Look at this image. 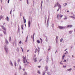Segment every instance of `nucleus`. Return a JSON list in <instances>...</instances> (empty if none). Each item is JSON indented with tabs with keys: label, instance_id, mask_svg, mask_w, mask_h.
Instances as JSON below:
<instances>
[{
	"label": "nucleus",
	"instance_id": "f257e3e1",
	"mask_svg": "<svg viewBox=\"0 0 75 75\" xmlns=\"http://www.w3.org/2000/svg\"><path fill=\"white\" fill-rule=\"evenodd\" d=\"M23 61L24 63H25V61H26L27 64H29V63H28V62H27V59H25V57H24V56H23Z\"/></svg>",
	"mask_w": 75,
	"mask_h": 75
},
{
	"label": "nucleus",
	"instance_id": "f03ea898",
	"mask_svg": "<svg viewBox=\"0 0 75 75\" xmlns=\"http://www.w3.org/2000/svg\"><path fill=\"white\" fill-rule=\"evenodd\" d=\"M1 27L3 29V30H4L5 31H6V28H5V27H4V26L3 25H1Z\"/></svg>",
	"mask_w": 75,
	"mask_h": 75
},
{
	"label": "nucleus",
	"instance_id": "7ed1b4c3",
	"mask_svg": "<svg viewBox=\"0 0 75 75\" xmlns=\"http://www.w3.org/2000/svg\"><path fill=\"white\" fill-rule=\"evenodd\" d=\"M58 28L59 29H63L64 28L63 27L60 26H58Z\"/></svg>",
	"mask_w": 75,
	"mask_h": 75
},
{
	"label": "nucleus",
	"instance_id": "20e7f679",
	"mask_svg": "<svg viewBox=\"0 0 75 75\" xmlns=\"http://www.w3.org/2000/svg\"><path fill=\"white\" fill-rule=\"evenodd\" d=\"M59 5V3H56L55 4V6H54V8H55V7H57V6H58Z\"/></svg>",
	"mask_w": 75,
	"mask_h": 75
},
{
	"label": "nucleus",
	"instance_id": "39448f33",
	"mask_svg": "<svg viewBox=\"0 0 75 75\" xmlns=\"http://www.w3.org/2000/svg\"><path fill=\"white\" fill-rule=\"evenodd\" d=\"M30 24H31V22L30 21H29L28 22V27H30Z\"/></svg>",
	"mask_w": 75,
	"mask_h": 75
},
{
	"label": "nucleus",
	"instance_id": "423d86ee",
	"mask_svg": "<svg viewBox=\"0 0 75 75\" xmlns=\"http://www.w3.org/2000/svg\"><path fill=\"white\" fill-rule=\"evenodd\" d=\"M6 52L7 53V52H8V49L6 47H5L4 48Z\"/></svg>",
	"mask_w": 75,
	"mask_h": 75
},
{
	"label": "nucleus",
	"instance_id": "0eeeda50",
	"mask_svg": "<svg viewBox=\"0 0 75 75\" xmlns=\"http://www.w3.org/2000/svg\"><path fill=\"white\" fill-rule=\"evenodd\" d=\"M72 27V25H67V28H68V27H69V28H71Z\"/></svg>",
	"mask_w": 75,
	"mask_h": 75
},
{
	"label": "nucleus",
	"instance_id": "6e6552de",
	"mask_svg": "<svg viewBox=\"0 0 75 75\" xmlns=\"http://www.w3.org/2000/svg\"><path fill=\"white\" fill-rule=\"evenodd\" d=\"M40 48H38V54H40Z\"/></svg>",
	"mask_w": 75,
	"mask_h": 75
},
{
	"label": "nucleus",
	"instance_id": "1a4fd4ad",
	"mask_svg": "<svg viewBox=\"0 0 75 75\" xmlns=\"http://www.w3.org/2000/svg\"><path fill=\"white\" fill-rule=\"evenodd\" d=\"M58 7L60 9L61 8V6L59 4L58 5Z\"/></svg>",
	"mask_w": 75,
	"mask_h": 75
},
{
	"label": "nucleus",
	"instance_id": "9d476101",
	"mask_svg": "<svg viewBox=\"0 0 75 75\" xmlns=\"http://www.w3.org/2000/svg\"><path fill=\"white\" fill-rule=\"evenodd\" d=\"M3 18V16H0V21L1 20V18Z\"/></svg>",
	"mask_w": 75,
	"mask_h": 75
},
{
	"label": "nucleus",
	"instance_id": "9b49d317",
	"mask_svg": "<svg viewBox=\"0 0 75 75\" xmlns=\"http://www.w3.org/2000/svg\"><path fill=\"white\" fill-rule=\"evenodd\" d=\"M67 3H64L63 4V6L65 7V6H67Z\"/></svg>",
	"mask_w": 75,
	"mask_h": 75
},
{
	"label": "nucleus",
	"instance_id": "f8f14e48",
	"mask_svg": "<svg viewBox=\"0 0 75 75\" xmlns=\"http://www.w3.org/2000/svg\"><path fill=\"white\" fill-rule=\"evenodd\" d=\"M73 32V31L72 30L69 31V34H72V33Z\"/></svg>",
	"mask_w": 75,
	"mask_h": 75
},
{
	"label": "nucleus",
	"instance_id": "ddd939ff",
	"mask_svg": "<svg viewBox=\"0 0 75 75\" xmlns=\"http://www.w3.org/2000/svg\"><path fill=\"white\" fill-rule=\"evenodd\" d=\"M58 36H56V42L57 43V42H58V41H57V40H58Z\"/></svg>",
	"mask_w": 75,
	"mask_h": 75
},
{
	"label": "nucleus",
	"instance_id": "4468645a",
	"mask_svg": "<svg viewBox=\"0 0 75 75\" xmlns=\"http://www.w3.org/2000/svg\"><path fill=\"white\" fill-rule=\"evenodd\" d=\"M37 42L38 44H40V41L39 40H37Z\"/></svg>",
	"mask_w": 75,
	"mask_h": 75
},
{
	"label": "nucleus",
	"instance_id": "2eb2a0df",
	"mask_svg": "<svg viewBox=\"0 0 75 75\" xmlns=\"http://www.w3.org/2000/svg\"><path fill=\"white\" fill-rule=\"evenodd\" d=\"M71 70H72V69H68L67 70V71H71Z\"/></svg>",
	"mask_w": 75,
	"mask_h": 75
},
{
	"label": "nucleus",
	"instance_id": "dca6fc26",
	"mask_svg": "<svg viewBox=\"0 0 75 75\" xmlns=\"http://www.w3.org/2000/svg\"><path fill=\"white\" fill-rule=\"evenodd\" d=\"M28 39V36H27L26 38V40L25 41V42H27V40Z\"/></svg>",
	"mask_w": 75,
	"mask_h": 75
},
{
	"label": "nucleus",
	"instance_id": "f3484780",
	"mask_svg": "<svg viewBox=\"0 0 75 75\" xmlns=\"http://www.w3.org/2000/svg\"><path fill=\"white\" fill-rule=\"evenodd\" d=\"M65 57V55L64 54L62 56V59H64V57Z\"/></svg>",
	"mask_w": 75,
	"mask_h": 75
},
{
	"label": "nucleus",
	"instance_id": "a211bd4d",
	"mask_svg": "<svg viewBox=\"0 0 75 75\" xmlns=\"http://www.w3.org/2000/svg\"><path fill=\"white\" fill-rule=\"evenodd\" d=\"M6 44H8V41L7 40H6Z\"/></svg>",
	"mask_w": 75,
	"mask_h": 75
},
{
	"label": "nucleus",
	"instance_id": "6ab92c4d",
	"mask_svg": "<svg viewBox=\"0 0 75 75\" xmlns=\"http://www.w3.org/2000/svg\"><path fill=\"white\" fill-rule=\"evenodd\" d=\"M34 61L35 62H37V58H35Z\"/></svg>",
	"mask_w": 75,
	"mask_h": 75
},
{
	"label": "nucleus",
	"instance_id": "aec40b11",
	"mask_svg": "<svg viewBox=\"0 0 75 75\" xmlns=\"http://www.w3.org/2000/svg\"><path fill=\"white\" fill-rule=\"evenodd\" d=\"M19 69H21V67L20 66L19 67Z\"/></svg>",
	"mask_w": 75,
	"mask_h": 75
},
{
	"label": "nucleus",
	"instance_id": "412c9836",
	"mask_svg": "<svg viewBox=\"0 0 75 75\" xmlns=\"http://www.w3.org/2000/svg\"><path fill=\"white\" fill-rule=\"evenodd\" d=\"M70 17H71V18H74V19H75V18L73 17V16H70Z\"/></svg>",
	"mask_w": 75,
	"mask_h": 75
},
{
	"label": "nucleus",
	"instance_id": "4be33fe9",
	"mask_svg": "<svg viewBox=\"0 0 75 75\" xmlns=\"http://www.w3.org/2000/svg\"><path fill=\"white\" fill-rule=\"evenodd\" d=\"M6 20L8 21V17H6Z\"/></svg>",
	"mask_w": 75,
	"mask_h": 75
},
{
	"label": "nucleus",
	"instance_id": "5701e85b",
	"mask_svg": "<svg viewBox=\"0 0 75 75\" xmlns=\"http://www.w3.org/2000/svg\"><path fill=\"white\" fill-rule=\"evenodd\" d=\"M63 40V39H62V38L60 40V42H62V41Z\"/></svg>",
	"mask_w": 75,
	"mask_h": 75
},
{
	"label": "nucleus",
	"instance_id": "b1692460",
	"mask_svg": "<svg viewBox=\"0 0 75 75\" xmlns=\"http://www.w3.org/2000/svg\"><path fill=\"white\" fill-rule=\"evenodd\" d=\"M4 33V34H6V31H3Z\"/></svg>",
	"mask_w": 75,
	"mask_h": 75
},
{
	"label": "nucleus",
	"instance_id": "393cba45",
	"mask_svg": "<svg viewBox=\"0 0 75 75\" xmlns=\"http://www.w3.org/2000/svg\"><path fill=\"white\" fill-rule=\"evenodd\" d=\"M37 73H38V74H40V72L38 70V71Z\"/></svg>",
	"mask_w": 75,
	"mask_h": 75
},
{
	"label": "nucleus",
	"instance_id": "a878e982",
	"mask_svg": "<svg viewBox=\"0 0 75 75\" xmlns=\"http://www.w3.org/2000/svg\"><path fill=\"white\" fill-rule=\"evenodd\" d=\"M40 40L41 41V42L42 43V39H41V38H40Z\"/></svg>",
	"mask_w": 75,
	"mask_h": 75
},
{
	"label": "nucleus",
	"instance_id": "bb28decb",
	"mask_svg": "<svg viewBox=\"0 0 75 75\" xmlns=\"http://www.w3.org/2000/svg\"><path fill=\"white\" fill-rule=\"evenodd\" d=\"M10 64H11V66H13V63H12V62H11Z\"/></svg>",
	"mask_w": 75,
	"mask_h": 75
},
{
	"label": "nucleus",
	"instance_id": "cd10ccee",
	"mask_svg": "<svg viewBox=\"0 0 75 75\" xmlns=\"http://www.w3.org/2000/svg\"><path fill=\"white\" fill-rule=\"evenodd\" d=\"M67 17L65 16L64 20H67Z\"/></svg>",
	"mask_w": 75,
	"mask_h": 75
},
{
	"label": "nucleus",
	"instance_id": "c85d7f7f",
	"mask_svg": "<svg viewBox=\"0 0 75 75\" xmlns=\"http://www.w3.org/2000/svg\"><path fill=\"white\" fill-rule=\"evenodd\" d=\"M59 14H58L57 15V18H58H58H59Z\"/></svg>",
	"mask_w": 75,
	"mask_h": 75
},
{
	"label": "nucleus",
	"instance_id": "c756f323",
	"mask_svg": "<svg viewBox=\"0 0 75 75\" xmlns=\"http://www.w3.org/2000/svg\"><path fill=\"white\" fill-rule=\"evenodd\" d=\"M14 64L15 65V66L16 67V62H15L14 63Z\"/></svg>",
	"mask_w": 75,
	"mask_h": 75
},
{
	"label": "nucleus",
	"instance_id": "7c9ffc66",
	"mask_svg": "<svg viewBox=\"0 0 75 75\" xmlns=\"http://www.w3.org/2000/svg\"><path fill=\"white\" fill-rule=\"evenodd\" d=\"M11 37H10L9 38V41H11Z\"/></svg>",
	"mask_w": 75,
	"mask_h": 75
},
{
	"label": "nucleus",
	"instance_id": "2f4dec72",
	"mask_svg": "<svg viewBox=\"0 0 75 75\" xmlns=\"http://www.w3.org/2000/svg\"><path fill=\"white\" fill-rule=\"evenodd\" d=\"M62 17H63V15H61V16H59V17H60V18Z\"/></svg>",
	"mask_w": 75,
	"mask_h": 75
},
{
	"label": "nucleus",
	"instance_id": "473e14b6",
	"mask_svg": "<svg viewBox=\"0 0 75 75\" xmlns=\"http://www.w3.org/2000/svg\"><path fill=\"white\" fill-rule=\"evenodd\" d=\"M64 62H67V60H64V61H63Z\"/></svg>",
	"mask_w": 75,
	"mask_h": 75
},
{
	"label": "nucleus",
	"instance_id": "72a5a7b5",
	"mask_svg": "<svg viewBox=\"0 0 75 75\" xmlns=\"http://www.w3.org/2000/svg\"><path fill=\"white\" fill-rule=\"evenodd\" d=\"M27 75V73L26 72L25 73V74H24V75Z\"/></svg>",
	"mask_w": 75,
	"mask_h": 75
},
{
	"label": "nucleus",
	"instance_id": "f704fd0d",
	"mask_svg": "<svg viewBox=\"0 0 75 75\" xmlns=\"http://www.w3.org/2000/svg\"><path fill=\"white\" fill-rule=\"evenodd\" d=\"M24 23H25V22H26V20L25 19H24Z\"/></svg>",
	"mask_w": 75,
	"mask_h": 75
},
{
	"label": "nucleus",
	"instance_id": "c9c22d12",
	"mask_svg": "<svg viewBox=\"0 0 75 75\" xmlns=\"http://www.w3.org/2000/svg\"><path fill=\"white\" fill-rule=\"evenodd\" d=\"M60 64H61V65H62L63 64V63H62V61L60 62Z\"/></svg>",
	"mask_w": 75,
	"mask_h": 75
},
{
	"label": "nucleus",
	"instance_id": "e433bc0d",
	"mask_svg": "<svg viewBox=\"0 0 75 75\" xmlns=\"http://www.w3.org/2000/svg\"><path fill=\"white\" fill-rule=\"evenodd\" d=\"M38 67L39 68H41V66H38Z\"/></svg>",
	"mask_w": 75,
	"mask_h": 75
},
{
	"label": "nucleus",
	"instance_id": "4c0bfd02",
	"mask_svg": "<svg viewBox=\"0 0 75 75\" xmlns=\"http://www.w3.org/2000/svg\"><path fill=\"white\" fill-rule=\"evenodd\" d=\"M45 72H43V75H45Z\"/></svg>",
	"mask_w": 75,
	"mask_h": 75
},
{
	"label": "nucleus",
	"instance_id": "58836bf2",
	"mask_svg": "<svg viewBox=\"0 0 75 75\" xmlns=\"http://www.w3.org/2000/svg\"><path fill=\"white\" fill-rule=\"evenodd\" d=\"M22 30H23V25L21 26Z\"/></svg>",
	"mask_w": 75,
	"mask_h": 75
},
{
	"label": "nucleus",
	"instance_id": "ea45409f",
	"mask_svg": "<svg viewBox=\"0 0 75 75\" xmlns=\"http://www.w3.org/2000/svg\"><path fill=\"white\" fill-rule=\"evenodd\" d=\"M20 44H21V41H20V42H19Z\"/></svg>",
	"mask_w": 75,
	"mask_h": 75
},
{
	"label": "nucleus",
	"instance_id": "a19ab883",
	"mask_svg": "<svg viewBox=\"0 0 75 75\" xmlns=\"http://www.w3.org/2000/svg\"><path fill=\"white\" fill-rule=\"evenodd\" d=\"M27 4H28V0H27Z\"/></svg>",
	"mask_w": 75,
	"mask_h": 75
},
{
	"label": "nucleus",
	"instance_id": "79ce46f5",
	"mask_svg": "<svg viewBox=\"0 0 75 75\" xmlns=\"http://www.w3.org/2000/svg\"><path fill=\"white\" fill-rule=\"evenodd\" d=\"M37 49L35 50V53H36V52H37Z\"/></svg>",
	"mask_w": 75,
	"mask_h": 75
},
{
	"label": "nucleus",
	"instance_id": "37998d69",
	"mask_svg": "<svg viewBox=\"0 0 75 75\" xmlns=\"http://www.w3.org/2000/svg\"><path fill=\"white\" fill-rule=\"evenodd\" d=\"M9 2H10V0H8V3H9Z\"/></svg>",
	"mask_w": 75,
	"mask_h": 75
},
{
	"label": "nucleus",
	"instance_id": "c03bdc74",
	"mask_svg": "<svg viewBox=\"0 0 75 75\" xmlns=\"http://www.w3.org/2000/svg\"><path fill=\"white\" fill-rule=\"evenodd\" d=\"M63 68H66V66H63Z\"/></svg>",
	"mask_w": 75,
	"mask_h": 75
},
{
	"label": "nucleus",
	"instance_id": "a18cd8bd",
	"mask_svg": "<svg viewBox=\"0 0 75 75\" xmlns=\"http://www.w3.org/2000/svg\"><path fill=\"white\" fill-rule=\"evenodd\" d=\"M11 11H12L11 10L10 12V14H11Z\"/></svg>",
	"mask_w": 75,
	"mask_h": 75
},
{
	"label": "nucleus",
	"instance_id": "49530a36",
	"mask_svg": "<svg viewBox=\"0 0 75 75\" xmlns=\"http://www.w3.org/2000/svg\"><path fill=\"white\" fill-rule=\"evenodd\" d=\"M42 3H43V2H42V1L41 2V5H42Z\"/></svg>",
	"mask_w": 75,
	"mask_h": 75
},
{
	"label": "nucleus",
	"instance_id": "de8ad7c7",
	"mask_svg": "<svg viewBox=\"0 0 75 75\" xmlns=\"http://www.w3.org/2000/svg\"><path fill=\"white\" fill-rule=\"evenodd\" d=\"M59 9H59V8L57 10V11H59Z\"/></svg>",
	"mask_w": 75,
	"mask_h": 75
},
{
	"label": "nucleus",
	"instance_id": "09e8293b",
	"mask_svg": "<svg viewBox=\"0 0 75 75\" xmlns=\"http://www.w3.org/2000/svg\"><path fill=\"white\" fill-rule=\"evenodd\" d=\"M21 48L22 50V51H23V48L22 47H21Z\"/></svg>",
	"mask_w": 75,
	"mask_h": 75
},
{
	"label": "nucleus",
	"instance_id": "8fccbe9b",
	"mask_svg": "<svg viewBox=\"0 0 75 75\" xmlns=\"http://www.w3.org/2000/svg\"><path fill=\"white\" fill-rule=\"evenodd\" d=\"M52 27H53V28H54V25H52Z\"/></svg>",
	"mask_w": 75,
	"mask_h": 75
},
{
	"label": "nucleus",
	"instance_id": "3c124183",
	"mask_svg": "<svg viewBox=\"0 0 75 75\" xmlns=\"http://www.w3.org/2000/svg\"><path fill=\"white\" fill-rule=\"evenodd\" d=\"M45 68H46V69H47L48 68H47V67H46Z\"/></svg>",
	"mask_w": 75,
	"mask_h": 75
},
{
	"label": "nucleus",
	"instance_id": "603ef678",
	"mask_svg": "<svg viewBox=\"0 0 75 75\" xmlns=\"http://www.w3.org/2000/svg\"><path fill=\"white\" fill-rule=\"evenodd\" d=\"M66 52L67 54H68V51H67Z\"/></svg>",
	"mask_w": 75,
	"mask_h": 75
},
{
	"label": "nucleus",
	"instance_id": "864d4df0",
	"mask_svg": "<svg viewBox=\"0 0 75 75\" xmlns=\"http://www.w3.org/2000/svg\"><path fill=\"white\" fill-rule=\"evenodd\" d=\"M3 0H1V3H2V2L3 1Z\"/></svg>",
	"mask_w": 75,
	"mask_h": 75
},
{
	"label": "nucleus",
	"instance_id": "5fc2aeb1",
	"mask_svg": "<svg viewBox=\"0 0 75 75\" xmlns=\"http://www.w3.org/2000/svg\"><path fill=\"white\" fill-rule=\"evenodd\" d=\"M66 50H67V49H66V50H64V51H66Z\"/></svg>",
	"mask_w": 75,
	"mask_h": 75
},
{
	"label": "nucleus",
	"instance_id": "6e6d98bb",
	"mask_svg": "<svg viewBox=\"0 0 75 75\" xmlns=\"http://www.w3.org/2000/svg\"><path fill=\"white\" fill-rule=\"evenodd\" d=\"M4 24H6V23H4L3 25H4Z\"/></svg>",
	"mask_w": 75,
	"mask_h": 75
},
{
	"label": "nucleus",
	"instance_id": "4d7b16f0",
	"mask_svg": "<svg viewBox=\"0 0 75 75\" xmlns=\"http://www.w3.org/2000/svg\"><path fill=\"white\" fill-rule=\"evenodd\" d=\"M34 35H35V33H34L33 34V37H34Z\"/></svg>",
	"mask_w": 75,
	"mask_h": 75
},
{
	"label": "nucleus",
	"instance_id": "13d9d810",
	"mask_svg": "<svg viewBox=\"0 0 75 75\" xmlns=\"http://www.w3.org/2000/svg\"><path fill=\"white\" fill-rule=\"evenodd\" d=\"M30 51V50H27L28 52V51Z\"/></svg>",
	"mask_w": 75,
	"mask_h": 75
},
{
	"label": "nucleus",
	"instance_id": "bf43d9fd",
	"mask_svg": "<svg viewBox=\"0 0 75 75\" xmlns=\"http://www.w3.org/2000/svg\"><path fill=\"white\" fill-rule=\"evenodd\" d=\"M19 61H20V59H19L18 60V62H19Z\"/></svg>",
	"mask_w": 75,
	"mask_h": 75
},
{
	"label": "nucleus",
	"instance_id": "052dcab7",
	"mask_svg": "<svg viewBox=\"0 0 75 75\" xmlns=\"http://www.w3.org/2000/svg\"><path fill=\"white\" fill-rule=\"evenodd\" d=\"M41 60H42V59H41L40 60V61H41Z\"/></svg>",
	"mask_w": 75,
	"mask_h": 75
},
{
	"label": "nucleus",
	"instance_id": "680f3d73",
	"mask_svg": "<svg viewBox=\"0 0 75 75\" xmlns=\"http://www.w3.org/2000/svg\"><path fill=\"white\" fill-rule=\"evenodd\" d=\"M67 13H68L69 12V11H67Z\"/></svg>",
	"mask_w": 75,
	"mask_h": 75
},
{
	"label": "nucleus",
	"instance_id": "e2e57ef3",
	"mask_svg": "<svg viewBox=\"0 0 75 75\" xmlns=\"http://www.w3.org/2000/svg\"><path fill=\"white\" fill-rule=\"evenodd\" d=\"M23 71H25V69H23Z\"/></svg>",
	"mask_w": 75,
	"mask_h": 75
},
{
	"label": "nucleus",
	"instance_id": "0e129e2a",
	"mask_svg": "<svg viewBox=\"0 0 75 75\" xmlns=\"http://www.w3.org/2000/svg\"><path fill=\"white\" fill-rule=\"evenodd\" d=\"M23 19H24H24H25L24 18V17H23Z\"/></svg>",
	"mask_w": 75,
	"mask_h": 75
},
{
	"label": "nucleus",
	"instance_id": "69168bd1",
	"mask_svg": "<svg viewBox=\"0 0 75 75\" xmlns=\"http://www.w3.org/2000/svg\"><path fill=\"white\" fill-rule=\"evenodd\" d=\"M0 36H2V35L1 34V35H0Z\"/></svg>",
	"mask_w": 75,
	"mask_h": 75
},
{
	"label": "nucleus",
	"instance_id": "338daca9",
	"mask_svg": "<svg viewBox=\"0 0 75 75\" xmlns=\"http://www.w3.org/2000/svg\"><path fill=\"white\" fill-rule=\"evenodd\" d=\"M64 54H67V53H64Z\"/></svg>",
	"mask_w": 75,
	"mask_h": 75
},
{
	"label": "nucleus",
	"instance_id": "774afa93",
	"mask_svg": "<svg viewBox=\"0 0 75 75\" xmlns=\"http://www.w3.org/2000/svg\"><path fill=\"white\" fill-rule=\"evenodd\" d=\"M74 68H75V66H74Z\"/></svg>",
	"mask_w": 75,
	"mask_h": 75
}]
</instances>
